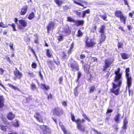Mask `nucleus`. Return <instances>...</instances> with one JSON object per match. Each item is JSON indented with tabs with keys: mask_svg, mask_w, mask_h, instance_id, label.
Listing matches in <instances>:
<instances>
[{
	"mask_svg": "<svg viewBox=\"0 0 134 134\" xmlns=\"http://www.w3.org/2000/svg\"><path fill=\"white\" fill-rule=\"evenodd\" d=\"M120 69L118 68V70L115 72L116 75L114 79L115 83H112L113 88L111 89V92L116 95L119 94L120 86L122 83L121 74L119 72Z\"/></svg>",
	"mask_w": 134,
	"mask_h": 134,
	"instance_id": "obj_1",
	"label": "nucleus"
},
{
	"mask_svg": "<svg viewBox=\"0 0 134 134\" xmlns=\"http://www.w3.org/2000/svg\"><path fill=\"white\" fill-rule=\"evenodd\" d=\"M27 21L23 19L18 20V23H17L18 28L20 30L24 29L27 26Z\"/></svg>",
	"mask_w": 134,
	"mask_h": 134,
	"instance_id": "obj_2",
	"label": "nucleus"
},
{
	"mask_svg": "<svg viewBox=\"0 0 134 134\" xmlns=\"http://www.w3.org/2000/svg\"><path fill=\"white\" fill-rule=\"evenodd\" d=\"M113 62V60L112 59H106L104 60L105 64L103 66V70L104 71H106V69L111 66Z\"/></svg>",
	"mask_w": 134,
	"mask_h": 134,
	"instance_id": "obj_3",
	"label": "nucleus"
},
{
	"mask_svg": "<svg viewBox=\"0 0 134 134\" xmlns=\"http://www.w3.org/2000/svg\"><path fill=\"white\" fill-rule=\"evenodd\" d=\"M67 21H68L74 23L75 25L77 26L82 25L84 23L83 20H75L70 16H68L67 18Z\"/></svg>",
	"mask_w": 134,
	"mask_h": 134,
	"instance_id": "obj_4",
	"label": "nucleus"
},
{
	"mask_svg": "<svg viewBox=\"0 0 134 134\" xmlns=\"http://www.w3.org/2000/svg\"><path fill=\"white\" fill-rule=\"evenodd\" d=\"M77 124V127L78 129L80 130L81 132H84L85 130V127L81 124L82 122H84V120L82 119V121L81 120H77L76 121Z\"/></svg>",
	"mask_w": 134,
	"mask_h": 134,
	"instance_id": "obj_5",
	"label": "nucleus"
},
{
	"mask_svg": "<svg viewBox=\"0 0 134 134\" xmlns=\"http://www.w3.org/2000/svg\"><path fill=\"white\" fill-rule=\"evenodd\" d=\"M40 127L42 130L44 134H50L51 130L48 126L44 125H41L40 126Z\"/></svg>",
	"mask_w": 134,
	"mask_h": 134,
	"instance_id": "obj_6",
	"label": "nucleus"
},
{
	"mask_svg": "<svg viewBox=\"0 0 134 134\" xmlns=\"http://www.w3.org/2000/svg\"><path fill=\"white\" fill-rule=\"evenodd\" d=\"M57 26V24L55 22L53 21L50 22L47 27L48 32V33L50 30L55 29Z\"/></svg>",
	"mask_w": 134,
	"mask_h": 134,
	"instance_id": "obj_7",
	"label": "nucleus"
},
{
	"mask_svg": "<svg viewBox=\"0 0 134 134\" xmlns=\"http://www.w3.org/2000/svg\"><path fill=\"white\" fill-rule=\"evenodd\" d=\"M53 113L54 115H59L63 114V109L58 107L55 108L53 110Z\"/></svg>",
	"mask_w": 134,
	"mask_h": 134,
	"instance_id": "obj_8",
	"label": "nucleus"
},
{
	"mask_svg": "<svg viewBox=\"0 0 134 134\" xmlns=\"http://www.w3.org/2000/svg\"><path fill=\"white\" fill-rule=\"evenodd\" d=\"M126 75L127 79V82H128L129 84V86H130L131 81H132L131 77L129 76L130 69L129 68L126 69Z\"/></svg>",
	"mask_w": 134,
	"mask_h": 134,
	"instance_id": "obj_9",
	"label": "nucleus"
},
{
	"mask_svg": "<svg viewBox=\"0 0 134 134\" xmlns=\"http://www.w3.org/2000/svg\"><path fill=\"white\" fill-rule=\"evenodd\" d=\"M71 67L72 70L73 71H78L79 70L78 65L75 62L71 63Z\"/></svg>",
	"mask_w": 134,
	"mask_h": 134,
	"instance_id": "obj_10",
	"label": "nucleus"
},
{
	"mask_svg": "<svg viewBox=\"0 0 134 134\" xmlns=\"http://www.w3.org/2000/svg\"><path fill=\"white\" fill-rule=\"evenodd\" d=\"M93 40L89 38H87L86 41V44L88 47H92L94 44Z\"/></svg>",
	"mask_w": 134,
	"mask_h": 134,
	"instance_id": "obj_11",
	"label": "nucleus"
},
{
	"mask_svg": "<svg viewBox=\"0 0 134 134\" xmlns=\"http://www.w3.org/2000/svg\"><path fill=\"white\" fill-rule=\"evenodd\" d=\"M14 74L16 77L18 79H20L22 76V74L16 68L14 71Z\"/></svg>",
	"mask_w": 134,
	"mask_h": 134,
	"instance_id": "obj_12",
	"label": "nucleus"
},
{
	"mask_svg": "<svg viewBox=\"0 0 134 134\" xmlns=\"http://www.w3.org/2000/svg\"><path fill=\"white\" fill-rule=\"evenodd\" d=\"M27 6L26 5L24 6L21 9L20 13V14L21 15H24L27 12Z\"/></svg>",
	"mask_w": 134,
	"mask_h": 134,
	"instance_id": "obj_13",
	"label": "nucleus"
},
{
	"mask_svg": "<svg viewBox=\"0 0 134 134\" xmlns=\"http://www.w3.org/2000/svg\"><path fill=\"white\" fill-rule=\"evenodd\" d=\"M128 120L126 118H125L124 120L123 125L122 128V129L124 130L126 129L127 128L126 126L128 124Z\"/></svg>",
	"mask_w": 134,
	"mask_h": 134,
	"instance_id": "obj_14",
	"label": "nucleus"
},
{
	"mask_svg": "<svg viewBox=\"0 0 134 134\" xmlns=\"http://www.w3.org/2000/svg\"><path fill=\"white\" fill-rule=\"evenodd\" d=\"M4 98L3 96H0V108H2L4 106Z\"/></svg>",
	"mask_w": 134,
	"mask_h": 134,
	"instance_id": "obj_15",
	"label": "nucleus"
},
{
	"mask_svg": "<svg viewBox=\"0 0 134 134\" xmlns=\"http://www.w3.org/2000/svg\"><path fill=\"white\" fill-rule=\"evenodd\" d=\"M59 124L61 129L64 132V134H69L67 130L65 129L64 126L62 125V123L60 122H59Z\"/></svg>",
	"mask_w": 134,
	"mask_h": 134,
	"instance_id": "obj_16",
	"label": "nucleus"
},
{
	"mask_svg": "<svg viewBox=\"0 0 134 134\" xmlns=\"http://www.w3.org/2000/svg\"><path fill=\"white\" fill-rule=\"evenodd\" d=\"M13 118H2V120L3 123L5 124H7L9 123L7 120H12Z\"/></svg>",
	"mask_w": 134,
	"mask_h": 134,
	"instance_id": "obj_17",
	"label": "nucleus"
},
{
	"mask_svg": "<svg viewBox=\"0 0 134 134\" xmlns=\"http://www.w3.org/2000/svg\"><path fill=\"white\" fill-rule=\"evenodd\" d=\"M120 20L121 22L123 23L124 24H126V21L127 19L126 17L123 15L120 18Z\"/></svg>",
	"mask_w": 134,
	"mask_h": 134,
	"instance_id": "obj_18",
	"label": "nucleus"
},
{
	"mask_svg": "<svg viewBox=\"0 0 134 134\" xmlns=\"http://www.w3.org/2000/svg\"><path fill=\"white\" fill-rule=\"evenodd\" d=\"M115 15L117 17L120 18L123 14L120 11H117L115 13Z\"/></svg>",
	"mask_w": 134,
	"mask_h": 134,
	"instance_id": "obj_19",
	"label": "nucleus"
},
{
	"mask_svg": "<svg viewBox=\"0 0 134 134\" xmlns=\"http://www.w3.org/2000/svg\"><path fill=\"white\" fill-rule=\"evenodd\" d=\"M63 31L65 33L66 35H69L70 33V30L69 29V28L68 26L64 28Z\"/></svg>",
	"mask_w": 134,
	"mask_h": 134,
	"instance_id": "obj_20",
	"label": "nucleus"
},
{
	"mask_svg": "<svg viewBox=\"0 0 134 134\" xmlns=\"http://www.w3.org/2000/svg\"><path fill=\"white\" fill-rule=\"evenodd\" d=\"M122 58L124 59H128L130 57V55L126 53H122L121 54Z\"/></svg>",
	"mask_w": 134,
	"mask_h": 134,
	"instance_id": "obj_21",
	"label": "nucleus"
},
{
	"mask_svg": "<svg viewBox=\"0 0 134 134\" xmlns=\"http://www.w3.org/2000/svg\"><path fill=\"white\" fill-rule=\"evenodd\" d=\"M47 63L48 66L51 68H52L54 67V64L53 62L50 60L47 61Z\"/></svg>",
	"mask_w": 134,
	"mask_h": 134,
	"instance_id": "obj_22",
	"label": "nucleus"
},
{
	"mask_svg": "<svg viewBox=\"0 0 134 134\" xmlns=\"http://www.w3.org/2000/svg\"><path fill=\"white\" fill-rule=\"evenodd\" d=\"M46 54L47 56L49 57H51L52 56V54L51 51L49 49H47Z\"/></svg>",
	"mask_w": 134,
	"mask_h": 134,
	"instance_id": "obj_23",
	"label": "nucleus"
},
{
	"mask_svg": "<svg viewBox=\"0 0 134 134\" xmlns=\"http://www.w3.org/2000/svg\"><path fill=\"white\" fill-rule=\"evenodd\" d=\"M101 38L100 40V43L104 41L105 38V36L104 34H101Z\"/></svg>",
	"mask_w": 134,
	"mask_h": 134,
	"instance_id": "obj_24",
	"label": "nucleus"
},
{
	"mask_svg": "<svg viewBox=\"0 0 134 134\" xmlns=\"http://www.w3.org/2000/svg\"><path fill=\"white\" fill-rule=\"evenodd\" d=\"M105 28V26L104 25H102L101 27L99 32L101 33V34H104V32Z\"/></svg>",
	"mask_w": 134,
	"mask_h": 134,
	"instance_id": "obj_25",
	"label": "nucleus"
},
{
	"mask_svg": "<svg viewBox=\"0 0 134 134\" xmlns=\"http://www.w3.org/2000/svg\"><path fill=\"white\" fill-rule=\"evenodd\" d=\"M74 47V43H72L71 44V46H70V49H69L68 51V54H71V53L72 52L73 50L72 48H73Z\"/></svg>",
	"mask_w": 134,
	"mask_h": 134,
	"instance_id": "obj_26",
	"label": "nucleus"
},
{
	"mask_svg": "<svg viewBox=\"0 0 134 134\" xmlns=\"http://www.w3.org/2000/svg\"><path fill=\"white\" fill-rule=\"evenodd\" d=\"M15 114L11 112H9L7 116V117H15Z\"/></svg>",
	"mask_w": 134,
	"mask_h": 134,
	"instance_id": "obj_27",
	"label": "nucleus"
},
{
	"mask_svg": "<svg viewBox=\"0 0 134 134\" xmlns=\"http://www.w3.org/2000/svg\"><path fill=\"white\" fill-rule=\"evenodd\" d=\"M90 10L89 9H87L85 11H83L82 17L83 18L84 17L86 14H89L90 13Z\"/></svg>",
	"mask_w": 134,
	"mask_h": 134,
	"instance_id": "obj_28",
	"label": "nucleus"
},
{
	"mask_svg": "<svg viewBox=\"0 0 134 134\" xmlns=\"http://www.w3.org/2000/svg\"><path fill=\"white\" fill-rule=\"evenodd\" d=\"M41 86L42 88H44L46 90H48L49 89V87L48 86H46L44 84H41Z\"/></svg>",
	"mask_w": 134,
	"mask_h": 134,
	"instance_id": "obj_29",
	"label": "nucleus"
},
{
	"mask_svg": "<svg viewBox=\"0 0 134 134\" xmlns=\"http://www.w3.org/2000/svg\"><path fill=\"white\" fill-rule=\"evenodd\" d=\"M54 1L59 6L60 5L63 3V1L61 0H54Z\"/></svg>",
	"mask_w": 134,
	"mask_h": 134,
	"instance_id": "obj_30",
	"label": "nucleus"
},
{
	"mask_svg": "<svg viewBox=\"0 0 134 134\" xmlns=\"http://www.w3.org/2000/svg\"><path fill=\"white\" fill-rule=\"evenodd\" d=\"M74 13L76 14L78 16L80 17H82V15H81V13L77 10H75L74 11Z\"/></svg>",
	"mask_w": 134,
	"mask_h": 134,
	"instance_id": "obj_31",
	"label": "nucleus"
},
{
	"mask_svg": "<svg viewBox=\"0 0 134 134\" xmlns=\"http://www.w3.org/2000/svg\"><path fill=\"white\" fill-rule=\"evenodd\" d=\"M34 12H32L31 14H30L29 17H28V18L29 20H31L33 18H34Z\"/></svg>",
	"mask_w": 134,
	"mask_h": 134,
	"instance_id": "obj_32",
	"label": "nucleus"
},
{
	"mask_svg": "<svg viewBox=\"0 0 134 134\" xmlns=\"http://www.w3.org/2000/svg\"><path fill=\"white\" fill-rule=\"evenodd\" d=\"M78 87L77 86H76L75 88L74 89V94L76 96H78V92L77 91V89L78 88Z\"/></svg>",
	"mask_w": 134,
	"mask_h": 134,
	"instance_id": "obj_33",
	"label": "nucleus"
},
{
	"mask_svg": "<svg viewBox=\"0 0 134 134\" xmlns=\"http://www.w3.org/2000/svg\"><path fill=\"white\" fill-rule=\"evenodd\" d=\"M6 126H4L2 125H0V129L3 131H5L6 129Z\"/></svg>",
	"mask_w": 134,
	"mask_h": 134,
	"instance_id": "obj_34",
	"label": "nucleus"
},
{
	"mask_svg": "<svg viewBox=\"0 0 134 134\" xmlns=\"http://www.w3.org/2000/svg\"><path fill=\"white\" fill-rule=\"evenodd\" d=\"M95 89V87L94 86H92L90 87V93L93 92Z\"/></svg>",
	"mask_w": 134,
	"mask_h": 134,
	"instance_id": "obj_35",
	"label": "nucleus"
},
{
	"mask_svg": "<svg viewBox=\"0 0 134 134\" xmlns=\"http://www.w3.org/2000/svg\"><path fill=\"white\" fill-rule=\"evenodd\" d=\"M14 126L15 127H18L19 126V121L18 120H16L15 122L13 124Z\"/></svg>",
	"mask_w": 134,
	"mask_h": 134,
	"instance_id": "obj_36",
	"label": "nucleus"
},
{
	"mask_svg": "<svg viewBox=\"0 0 134 134\" xmlns=\"http://www.w3.org/2000/svg\"><path fill=\"white\" fill-rule=\"evenodd\" d=\"M31 88L32 90H35L36 89V87L34 84L32 83V84L31 85Z\"/></svg>",
	"mask_w": 134,
	"mask_h": 134,
	"instance_id": "obj_37",
	"label": "nucleus"
},
{
	"mask_svg": "<svg viewBox=\"0 0 134 134\" xmlns=\"http://www.w3.org/2000/svg\"><path fill=\"white\" fill-rule=\"evenodd\" d=\"M127 86L128 87V90H129V95H130V93L131 92V91L130 90L129 88L131 86V83H132V81H131L130 86H129V83H128V82H127Z\"/></svg>",
	"mask_w": 134,
	"mask_h": 134,
	"instance_id": "obj_38",
	"label": "nucleus"
},
{
	"mask_svg": "<svg viewBox=\"0 0 134 134\" xmlns=\"http://www.w3.org/2000/svg\"><path fill=\"white\" fill-rule=\"evenodd\" d=\"M118 47L119 48H122L123 47V44L121 42H119L118 44Z\"/></svg>",
	"mask_w": 134,
	"mask_h": 134,
	"instance_id": "obj_39",
	"label": "nucleus"
},
{
	"mask_svg": "<svg viewBox=\"0 0 134 134\" xmlns=\"http://www.w3.org/2000/svg\"><path fill=\"white\" fill-rule=\"evenodd\" d=\"M82 35V31L80 30H79L78 31V36H80Z\"/></svg>",
	"mask_w": 134,
	"mask_h": 134,
	"instance_id": "obj_40",
	"label": "nucleus"
},
{
	"mask_svg": "<svg viewBox=\"0 0 134 134\" xmlns=\"http://www.w3.org/2000/svg\"><path fill=\"white\" fill-rule=\"evenodd\" d=\"M113 111L112 109L108 108L106 112L107 114L108 115L109 113H111Z\"/></svg>",
	"mask_w": 134,
	"mask_h": 134,
	"instance_id": "obj_41",
	"label": "nucleus"
},
{
	"mask_svg": "<svg viewBox=\"0 0 134 134\" xmlns=\"http://www.w3.org/2000/svg\"><path fill=\"white\" fill-rule=\"evenodd\" d=\"M36 120L40 122H43L42 118H36Z\"/></svg>",
	"mask_w": 134,
	"mask_h": 134,
	"instance_id": "obj_42",
	"label": "nucleus"
},
{
	"mask_svg": "<svg viewBox=\"0 0 134 134\" xmlns=\"http://www.w3.org/2000/svg\"><path fill=\"white\" fill-rule=\"evenodd\" d=\"M9 86L11 87L13 89L15 90H16L17 89H18V88L16 87L13 86V85L10 84L9 85Z\"/></svg>",
	"mask_w": 134,
	"mask_h": 134,
	"instance_id": "obj_43",
	"label": "nucleus"
},
{
	"mask_svg": "<svg viewBox=\"0 0 134 134\" xmlns=\"http://www.w3.org/2000/svg\"><path fill=\"white\" fill-rule=\"evenodd\" d=\"M74 3H75L77 4L78 5H81V6H82V7H84L83 5H82V4L80 3L77 2L75 1H74Z\"/></svg>",
	"mask_w": 134,
	"mask_h": 134,
	"instance_id": "obj_44",
	"label": "nucleus"
},
{
	"mask_svg": "<svg viewBox=\"0 0 134 134\" xmlns=\"http://www.w3.org/2000/svg\"><path fill=\"white\" fill-rule=\"evenodd\" d=\"M14 45V44L13 43L11 42L9 44V46L10 47V48L13 50H14V49L13 48V46Z\"/></svg>",
	"mask_w": 134,
	"mask_h": 134,
	"instance_id": "obj_45",
	"label": "nucleus"
},
{
	"mask_svg": "<svg viewBox=\"0 0 134 134\" xmlns=\"http://www.w3.org/2000/svg\"><path fill=\"white\" fill-rule=\"evenodd\" d=\"M124 2V4L125 5H127V7H129V5L128 4V0H123Z\"/></svg>",
	"mask_w": 134,
	"mask_h": 134,
	"instance_id": "obj_46",
	"label": "nucleus"
},
{
	"mask_svg": "<svg viewBox=\"0 0 134 134\" xmlns=\"http://www.w3.org/2000/svg\"><path fill=\"white\" fill-rule=\"evenodd\" d=\"M100 17V18H101L102 19L104 20H105L106 19L107 16H106V15H100L99 16Z\"/></svg>",
	"mask_w": 134,
	"mask_h": 134,
	"instance_id": "obj_47",
	"label": "nucleus"
},
{
	"mask_svg": "<svg viewBox=\"0 0 134 134\" xmlns=\"http://www.w3.org/2000/svg\"><path fill=\"white\" fill-rule=\"evenodd\" d=\"M63 37L62 36H59L57 39L59 41H61L63 40Z\"/></svg>",
	"mask_w": 134,
	"mask_h": 134,
	"instance_id": "obj_48",
	"label": "nucleus"
},
{
	"mask_svg": "<svg viewBox=\"0 0 134 134\" xmlns=\"http://www.w3.org/2000/svg\"><path fill=\"white\" fill-rule=\"evenodd\" d=\"M32 67L33 68H36V64L35 63H33L32 64Z\"/></svg>",
	"mask_w": 134,
	"mask_h": 134,
	"instance_id": "obj_49",
	"label": "nucleus"
},
{
	"mask_svg": "<svg viewBox=\"0 0 134 134\" xmlns=\"http://www.w3.org/2000/svg\"><path fill=\"white\" fill-rule=\"evenodd\" d=\"M12 27L13 28V30L14 31H16V30L15 27V24L14 23H12Z\"/></svg>",
	"mask_w": 134,
	"mask_h": 134,
	"instance_id": "obj_50",
	"label": "nucleus"
},
{
	"mask_svg": "<svg viewBox=\"0 0 134 134\" xmlns=\"http://www.w3.org/2000/svg\"><path fill=\"white\" fill-rule=\"evenodd\" d=\"M54 62H55L57 65H59L60 64L58 59H56V60L55 59H54Z\"/></svg>",
	"mask_w": 134,
	"mask_h": 134,
	"instance_id": "obj_51",
	"label": "nucleus"
},
{
	"mask_svg": "<svg viewBox=\"0 0 134 134\" xmlns=\"http://www.w3.org/2000/svg\"><path fill=\"white\" fill-rule=\"evenodd\" d=\"M4 72V70L2 68H0V74L1 75H3Z\"/></svg>",
	"mask_w": 134,
	"mask_h": 134,
	"instance_id": "obj_52",
	"label": "nucleus"
},
{
	"mask_svg": "<svg viewBox=\"0 0 134 134\" xmlns=\"http://www.w3.org/2000/svg\"><path fill=\"white\" fill-rule=\"evenodd\" d=\"M63 80V79L62 77H61L59 79V83L60 84H61L62 83V82Z\"/></svg>",
	"mask_w": 134,
	"mask_h": 134,
	"instance_id": "obj_53",
	"label": "nucleus"
},
{
	"mask_svg": "<svg viewBox=\"0 0 134 134\" xmlns=\"http://www.w3.org/2000/svg\"><path fill=\"white\" fill-rule=\"evenodd\" d=\"M91 61L92 62H94L95 61H97V59L95 57H93L91 59Z\"/></svg>",
	"mask_w": 134,
	"mask_h": 134,
	"instance_id": "obj_54",
	"label": "nucleus"
},
{
	"mask_svg": "<svg viewBox=\"0 0 134 134\" xmlns=\"http://www.w3.org/2000/svg\"><path fill=\"white\" fill-rule=\"evenodd\" d=\"M81 73L80 72V71H79L78 72V79L77 80H78L79 78L81 76Z\"/></svg>",
	"mask_w": 134,
	"mask_h": 134,
	"instance_id": "obj_55",
	"label": "nucleus"
},
{
	"mask_svg": "<svg viewBox=\"0 0 134 134\" xmlns=\"http://www.w3.org/2000/svg\"><path fill=\"white\" fill-rule=\"evenodd\" d=\"M114 120L117 123H119V118H115Z\"/></svg>",
	"mask_w": 134,
	"mask_h": 134,
	"instance_id": "obj_56",
	"label": "nucleus"
},
{
	"mask_svg": "<svg viewBox=\"0 0 134 134\" xmlns=\"http://www.w3.org/2000/svg\"><path fill=\"white\" fill-rule=\"evenodd\" d=\"M85 58V56L84 54H82L80 56V58L81 59Z\"/></svg>",
	"mask_w": 134,
	"mask_h": 134,
	"instance_id": "obj_57",
	"label": "nucleus"
},
{
	"mask_svg": "<svg viewBox=\"0 0 134 134\" xmlns=\"http://www.w3.org/2000/svg\"><path fill=\"white\" fill-rule=\"evenodd\" d=\"M36 115H34V117H38V116H41L40 115V114L38 113H36Z\"/></svg>",
	"mask_w": 134,
	"mask_h": 134,
	"instance_id": "obj_58",
	"label": "nucleus"
},
{
	"mask_svg": "<svg viewBox=\"0 0 134 134\" xmlns=\"http://www.w3.org/2000/svg\"><path fill=\"white\" fill-rule=\"evenodd\" d=\"M62 103L63 105L64 106H66L67 105V103L65 101H63Z\"/></svg>",
	"mask_w": 134,
	"mask_h": 134,
	"instance_id": "obj_59",
	"label": "nucleus"
},
{
	"mask_svg": "<svg viewBox=\"0 0 134 134\" xmlns=\"http://www.w3.org/2000/svg\"><path fill=\"white\" fill-rule=\"evenodd\" d=\"M52 98V96L51 93H50L49 95H48V98L49 99V98L51 99Z\"/></svg>",
	"mask_w": 134,
	"mask_h": 134,
	"instance_id": "obj_60",
	"label": "nucleus"
},
{
	"mask_svg": "<svg viewBox=\"0 0 134 134\" xmlns=\"http://www.w3.org/2000/svg\"><path fill=\"white\" fill-rule=\"evenodd\" d=\"M62 57L63 58L65 59L66 58V55L65 53H63Z\"/></svg>",
	"mask_w": 134,
	"mask_h": 134,
	"instance_id": "obj_61",
	"label": "nucleus"
},
{
	"mask_svg": "<svg viewBox=\"0 0 134 134\" xmlns=\"http://www.w3.org/2000/svg\"><path fill=\"white\" fill-rule=\"evenodd\" d=\"M71 119H72V120L73 121H74V122H75L76 123V121L77 120H80L79 119H78L77 120H75V118H71Z\"/></svg>",
	"mask_w": 134,
	"mask_h": 134,
	"instance_id": "obj_62",
	"label": "nucleus"
},
{
	"mask_svg": "<svg viewBox=\"0 0 134 134\" xmlns=\"http://www.w3.org/2000/svg\"><path fill=\"white\" fill-rule=\"evenodd\" d=\"M127 27L129 30H130L132 28V27H131V26L129 25L127 26Z\"/></svg>",
	"mask_w": 134,
	"mask_h": 134,
	"instance_id": "obj_63",
	"label": "nucleus"
},
{
	"mask_svg": "<svg viewBox=\"0 0 134 134\" xmlns=\"http://www.w3.org/2000/svg\"><path fill=\"white\" fill-rule=\"evenodd\" d=\"M119 29L121 30L122 31H124V30L123 28L121 26H120L119 27Z\"/></svg>",
	"mask_w": 134,
	"mask_h": 134,
	"instance_id": "obj_64",
	"label": "nucleus"
}]
</instances>
